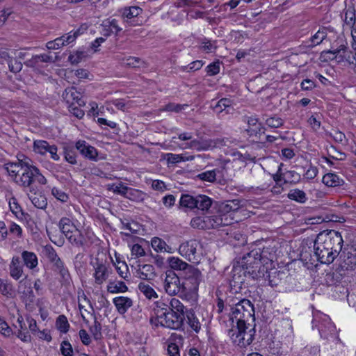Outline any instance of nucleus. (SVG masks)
<instances>
[{
	"label": "nucleus",
	"mask_w": 356,
	"mask_h": 356,
	"mask_svg": "<svg viewBox=\"0 0 356 356\" xmlns=\"http://www.w3.org/2000/svg\"><path fill=\"white\" fill-rule=\"evenodd\" d=\"M232 327L228 330L232 342L241 348L250 345L255 334L254 309L248 299H243L231 308L229 317Z\"/></svg>",
	"instance_id": "nucleus-1"
},
{
	"label": "nucleus",
	"mask_w": 356,
	"mask_h": 356,
	"mask_svg": "<svg viewBox=\"0 0 356 356\" xmlns=\"http://www.w3.org/2000/svg\"><path fill=\"white\" fill-rule=\"evenodd\" d=\"M184 309L183 303L176 298H161L153 305L154 316L151 318V322L156 327L179 330L184 323Z\"/></svg>",
	"instance_id": "nucleus-2"
},
{
	"label": "nucleus",
	"mask_w": 356,
	"mask_h": 356,
	"mask_svg": "<svg viewBox=\"0 0 356 356\" xmlns=\"http://www.w3.org/2000/svg\"><path fill=\"white\" fill-rule=\"evenodd\" d=\"M4 168L17 184L24 188H29L31 193L35 191L32 186L34 182L42 185L47 184L44 176L33 165L29 158L18 159L17 162L6 163Z\"/></svg>",
	"instance_id": "nucleus-3"
},
{
	"label": "nucleus",
	"mask_w": 356,
	"mask_h": 356,
	"mask_svg": "<svg viewBox=\"0 0 356 356\" xmlns=\"http://www.w3.org/2000/svg\"><path fill=\"white\" fill-rule=\"evenodd\" d=\"M241 208L239 200H232L222 202L218 207L216 215L211 216H198L193 218L191 225L194 228L209 229L220 226H228L237 221L234 213Z\"/></svg>",
	"instance_id": "nucleus-4"
},
{
	"label": "nucleus",
	"mask_w": 356,
	"mask_h": 356,
	"mask_svg": "<svg viewBox=\"0 0 356 356\" xmlns=\"http://www.w3.org/2000/svg\"><path fill=\"white\" fill-rule=\"evenodd\" d=\"M259 252L256 251L255 248L252 250L250 252L245 254L240 261L238 262L240 266L234 267L233 270V279L235 282H243V280H239L240 275L236 277V273L243 271V275H247L251 277L253 280H258L260 277L265 276V272L266 273V266H262V262L260 260Z\"/></svg>",
	"instance_id": "nucleus-5"
},
{
	"label": "nucleus",
	"mask_w": 356,
	"mask_h": 356,
	"mask_svg": "<svg viewBox=\"0 0 356 356\" xmlns=\"http://www.w3.org/2000/svg\"><path fill=\"white\" fill-rule=\"evenodd\" d=\"M312 325L313 328L318 329L321 338L330 340L337 337V332L335 325L327 315L320 311L313 312Z\"/></svg>",
	"instance_id": "nucleus-6"
},
{
	"label": "nucleus",
	"mask_w": 356,
	"mask_h": 356,
	"mask_svg": "<svg viewBox=\"0 0 356 356\" xmlns=\"http://www.w3.org/2000/svg\"><path fill=\"white\" fill-rule=\"evenodd\" d=\"M178 138L185 142L183 144L184 149H190L197 152L207 151L217 145L215 140L204 138H194L191 132L180 133L178 134Z\"/></svg>",
	"instance_id": "nucleus-7"
},
{
	"label": "nucleus",
	"mask_w": 356,
	"mask_h": 356,
	"mask_svg": "<svg viewBox=\"0 0 356 356\" xmlns=\"http://www.w3.org/2000/svg\"><path fill=\"white\" fill-rule=\"evenodd\" d=\"M316 240L328 250L333 251L337 250V253L339 254L343 242L341 234L334 230H325L320 232Z\"/></svg>",
	"instance_id": "nucleus-8"
},
{
	"label": "nucleus",
	"mask_w": 356,
	"mask_h": 356,
	"mask_svg": "<svg viewBox=\"0 0 356 356\" xmlns=\"http://www.w3.org/2000/svg\"><path fill=\"white\" fill-rule=\"evenodd\" d=\"M90 265L93 268L92 276L95 284L102 285L108 278L111 273L109 264L99 258H95L91 260Z\"/></svg>",
	"instance_id": "nucleus-9"
},
{
	"label": "nucleus",
	"mask_w": 356,
	"mask_h": 356,
	"mask_svg": "<svg viewBox=\"0 0 356 356\" xmlns=\"http://www.w3.org/2000/svg\"><path fill=\"white\" fill-rule=\"evenodd\" d=\"M277 243L276 241H267L262 247L255 248L259 252V257L262 262V266H268L276 259L277 252L278 250Z\"/></svg>",
	"instance_id": "nucleus-10"
},
{
	"label": "nucleus",
	"mask_w": 356,
	"mask_h": 356,
	"mask_svg": "<svg viewBox=\"0 0 356 356\" xmlns=\"http://www.w3.org/2000/svg\"><path fill=\"white\" fill-rule=\"evenodd\" d=\"M187 269L186 271L181 274L184 279L182 286L188 291H195L197 290L202 280L201 272L192 266Z\"/></svg>",
	"instance_id": "nucleus-11"
},
{
	"label": "nucleus",
	"mask_w": 356,
	"mask_h": 356,
	"mask_svg": "<svg viewBox=\"0 0 356 356\" xmlns=\"http://www.w3.org/2000/svg\"><path fill=\"white\" fill-rule=\"evenodd\" d=\"M314 249L317 260L321 264H330L339 255L337 253V250H334V252L333 250H328L316 240L314 241Z\"/></svg>",
	"instance_id": "nucleus-12"
},
{
	"label": "nucleus",
	"mask_w": 356,
	"mask_h": 356,
	"mask_svg": "<svg viewBox=\"0 0 356 356\" xmlns=\"http://www.w3.org/2000/svg\"><path fill=\"white\" fill-rule=\"evenodd\" d=\"M181 287L183 286L179 275L172 270L167 271L163 281L165 291L170 296H175L180 291Z\"/></svg>",
	"instance_id": "nucleus-13"
},
{
	"label": "nucleus",
	"mask_w": 356,
	"mask_h": 356,
	"mask_svg": "<svg viewBox=\"0 0 356 356\" xmlns=\"http://www.w3.org/2000/svg\"><path fill=\"white\" fill-rule=\"evenodd\" d=\"M343 12V30L350 31L352 39L356 40V10L353 6H348Z\"/></svg>",
	"instance_id": "nucleus-14"
},
{
	"label": "nucleus",
	"mask_w": 356,
	"mask_h": 356,
	"mask_svg": "<svg viewBox=\"0 0 356 356\" xmlns=\"http://www.w3.org/2000/svg\"><path fill=\"white\" fill-rule=\"evenodd\" d=\"M33 150L35 153L41 155L50 154V157L54 161L60 159L57 154L58 148L55 145H50L47 141L43 140H35L33 143Z\"/></svg>",
	"instance_id": "nucleus-15"
},
{
	"label": "nucleus",
	"mask_w": 356,
	"mask_h": 356,
	"mask_svg": "<svg viewBox=\"0 0 356 356\" xmlns=\"http://www.w3.org/2000/svg\"><path fill=\"white\" fill-rule=\"evenodd\" d=\"M200 247V243L196 240H191L180 245L179 252L189 261L195 259L197 248Z\"/></svg>",
	"instance_id": "nucleus-16"
},
{
	"label": "nucleus",
	"mask_w": 356,
	"mask_h": 356,
	"mask_svg": "<svg viewBox=\"0 0 356 356\" xmlns=\"http://www.w3.org/2000/svg\"><path fill=\"white\" fill-rule=\"evenodd\" d=\"M76 148L83 157L92 161H97L98 152L97 149L85 140H78L76 143Z\"/></svg>",
	"instance_id": "nucleus-17"
},
{
	"label": "nucleus",
	"mask_w": 356,
	"mask_h": 356,
	"mask_svg": "<svg viewBox=\"0 0 356 356\" xmlns=\"http://www.w3.org/2000/svg\"><path fill=\"white\" fill-rule=\"evenodd\" d=\"M142 8L138 6L124 7L119 10L124 23L129 26H134V19L142 13Z\"/></svg>",
	"instance_id": "nucleus-18"
},
{
	"label": "nucleus",
	"mask_w": 356,
	"mask_h": 356,
	"mask_svg": "<svg viewBox=\"0 0 356 356\" xmlns=\"http://www.w3.org/2000/svg\"><path fill=\"white\" fill-rule=\"evenodd\" d=\"M62 97L68 106L77 104L79 106H83L86 104L85 102L81 99V93L74 87L66 88Z\"/></svg>",
	"instance_id": "nucleus-19"
},
{
	"label": "nucleus",
	"mask_w": 356,
	"mask_h": 356,
	"mask_svg": "<svg viewBox=\"0 0 356 356\" xmlns=\"http://www.w3.org/2000/svg\"><path fill=\"white\" fill-rule=\"evenodd\" d=\"M248 128L245 131L249 136H257L264 134L265 128L258 122V119L255 116L246 117Z\"/></svg>",
	"instance_id": "nucleus-20"
},
{
	"label": "nucleus",
	"mask_w": 356,
	"mask_h": 356,
	"mask_svg": "<svg viewBox=\"0 0 356 356\" xmlns=\"http://www.w3.org/2000/svg\"><path fill=\"white\" fill-rule=\"evenodd\" d=\"M341 261L339 266L343 270H353L356 268V253L343 252L340 256Z\"/></svg>",
	"instance_id": "nucleus-21"
},
{
	"label": "nucleus",
	"mask_w": 356,
	"mask_h": 356,
	"mask_svg": "<svg viewBox=\"0 0 356 356\" xmlns=\"http://www.w3.org/2000/svg\"><path fill=\"white\" fill-rule=\"evenodd\" d=\"M266 273L265 272V276L262 278L264 280H268V284L273 287L278 286L285 276V273L276 269H271L268 271V266H266Z\"/></svg>",
	"instance_id": "nucleus-22"
},
{
	"label": "nucleus",
	"mask_w": 356,
	"mask_h": 356,
	"mask_svg": "<svg viewBox=\"0 0 356 356\" xmlns=\"http://www.w3.org/2000/svg\"><path fill=\"white\" fill-rule=\"evenodd\" d=\"M113 302L120 314H125L133 305V300L130 298L125 296L115 297L113 298Z\"/></svg>",
	"instance_id": "nucleus-23"
},
{
	"label": "nucleus",
	"mask_w": 356,
	"mask_h": 356,
	"mask_svg": "<svg viewBox=\"0 0 356 356\" xmlns=\"http://www.w3.org/2000/svg\"><path fill=\"white\" fill-rule=\"evenodd\" d=\"M136 273L142 280H152L155 275L154 267L150 264L138 265Z\"/></svg>",
	"instance_id": "nucleus-24"
},
{
	"label": "nucleus",
	"mask_w": 356,
	"mask_h": 356,
	"mask_svg": "<svg viewBox=\"0 0 356 356\" xmlns=\"http://www.w3.org/2000/svg\"><path fill=\"white\" fill-rule=\"evenodd\" d=\"M168 263L172 269L180 271V275L181 273L186 271L188 270L187 268L191 266V265L188 264L179 258L175 257H169L168 259Z\"/></svg>",
	"instance_id": "nucleus-25"
},
{
	"label": "nucleus",
	"mask_w": 356,
	"mask_h": 356,
	"mask_svg": "<svg viewBox=\"0 0 356 356\" xmlns=\"http://www.w3.org/2000/svg\"><path fill=\"white\" fill-rule=\"evenodd\" d=\"M222 169L216 168L211 170H207L200 173L197 177L203 181L208 182H213L217 179H220L222 175Z\"/></svg>",
	"instance_id": "nucleus-26"
},
{
	"label": "nucleus",
	"mask_w": 356,
	"mask_h": 356,
	"mask_svg": "<svg viewBox=\"0 0 356 356\" xmlns=\"http://www.w3.org/2000/svg\"><path fill=\"white\" fill-rule=\"evenodd\" d=\"M58 225L60 229L66 238L76 229L72 221L66 217H63L60 220Z\"/></svg>",
	"instance_id": "nucleus-27"
},
{
	"label": "nucleus",
	"mask_w": 356,
	"mask_h": 356,
	"mask_svg": "<svg viewBox=\"0 0 356 356\" xmlns=\"http://www.w3.org/2000/svg\"><path fill=\"white\" fill-rule=\"evenodd\" d=\"M232 104V101L230 99L222 98L212 107L213 111L217 114H220L223 111H225L226 113H228L229 112V109L231 108Z\"/></svg>",
	"instance_id": "nucleus-28"
},
{
	"label": "nucleus",
	"mask_w": 356,
	"mask_h": 356,
	"mask_svg": "<svg viewBox=\"0 0 356 356\" xmlns=\"http://www.w3.org/2000/svg\"><path fill=\"white\" fill-rule=\"evenodd\" d=\"M10 273L15 280L19 279L23 273L22 266L19 257H13L10 264Z\"/></svg>",
	"instance_id": "nucleus-29"
},
{
	"label": "nucleus",
	"mask_w": 356,
	"mask_h": 356,
	"mask_svg": "<svg viewBox=\"0 0 356 356\" xmlns=\"http://www.w3.org/2000/svg\"><path fill=\"white\" fill-rule=\"evenodd\" d=\"M151 245L154 250L157 252H172V248L161 238L159 237H153L151 240Z\"/></svg>",
	"instance_id": "nucleus-30"
},
{
	"label": "nucleus",
	"mask_w": 356,
	"mask_h": 356,
	"mask_svg": "<svg viewBox=\"0 0 356 356\" xmlns=\"http://www.w3.org/2000/svg\"><path fill=\"white\" fill-rule=\"evenodd\" d=\"M22 257L24 265L27 268L33 269L38 266V257L35 253L29 251H23Z\"/></svg>",
	"instance_id": "nucleus-31"
},
{
	"label": "nucleus",
	"mask_w": 356,
	"mask_h": 356,
	"mask_svg": "<svg viewBox=\"0 0 356 356\" xmlns=\"http://www.w3.org/2000/svg\"><path fill=\"white\" fill-rule=\"evenodd\" d=\"M138 289L140 292L149 300L156 299L158 298V294L155 290L149 284L145 282H140L138 285Z\"/></svg>",
	"instance_id": "nucleus-32"
},
{
	"label": "nucleus",
	"mask_w": 356,
	"mask_h": 356,
	"mask_svg": "<svg viewBox=\"0 0 356 356\" xmlns=\"http://www.w3.org/2000/svg\"><path fill=\"white\" fill-rule=\"evenodd\" d=\"M287 197L300 204L305 203L307 200L306 193L298 188L290 190L287 194Z\"/></svg>",
	"instance_id": "nucleus-33"
},
{
	"label": "nucleus",
	"mask_w": 356,
	"mask_h": 356,
	"mask_svg": "<svg viewBox=\"0 0 356 356\" xmlns=\"http://www.w3.org/2000/svg\"><path fill=\"white\" fill-rule=\"evenodd\" d=\"M187 323L190 327L196 333L199 332L201 329V323L197 317L195 312L191 309L186 312Z\"/></svg>",
	"instance_id": "nucleus-34"
},
{
	"label": "nucleus",
	"mask_w": 356,
	"mask_h": 356,
	"mask_svg": "<svg viewBox=\"0 0 356 356\" xmlns=\"http://www.w3.org/2000/svg\"><path fill=\"white\" fill-rule=\"evenodd\" d=\"M212 199L204 195H199L196 196V207L199 210L208 211L212 204Z\"/></svg>",
	"instance_id": "nucleus-35"
},
{
	"label": "nucleus",
	"mask_w": 356,
	"mask_h": 356,
	"mask_svg": "<svg viewBox=\"0 0 356 356\" xmlns=\"http://www.w3.org/2000/svg\"><path fill=\"white\" fill-rule=\"evenodd\" d=\"M323 182L327 186L335 187L341 185L343 181L335 173H327L323 177Z\"/></svg>",
	"instance_id": "nucleus-36"
},
{
	"label": "nucleus",
	"mask_w": 356,
	"mask_h": 356,
	"mask_svg": "<svg viewBox=\"0 0 356 356\" xmlns=\"http://www.w3.org/2000/svg\"><path fill=\"white\" fill-rule=\"evenodd\" d=\"M107 291L111 293H124L128 291V287L122 281L110 282Z\"/></svg>",
	"instance_id": "nucleus-37"
},
{
	"label": "nucleus",
	"mask_w": 356,
	"mask_h": 356,
	"mask_svg": "<svg viewBox=\"0 0 356 356\" xmlns=\"http://www.w3.org/2000/svg\"><path fill=\"white\" fill-rule=\"evenodd\" d=\"M327 35V29L325 27L321 28L314 35L311 37V44L309 46L313 47L320 44L326 38Z\"/></svg>",
	"instance_id": "nucleus-38"
},
{
	"label": "nucleus",
	"mask_w": 356,
	"mask_h": 356,
	"mask_svg": "<svg viewBox=\"0 0 356 356\" xmlns=\"http://www.w3.org/2000/svg\"><path fill=\"white\" fill-rule=\"evenodd\" d=\"M67 238L72 245L78 247L83 246L84 244V237L77 228Z\"/></svg>",
	"instance_id": "nucleus-39"
},
{
	"label": "nucleus",
	"mask_w": 356,
	"mask_h": 356,
	"mask_svg": "<svg viewBox=\"0 0 356 356\" xmlns=\"http://www.w3.org/2000/svg\"><path fill=\"white\" fill-rule=\"evenodd\" d=\"M301 180V176L294 170H287L284 172V184L295 185Z\"/></svg>",
	"instance_id": "nucleus-40"
},
{
	"label": "nucleus",
	"mask_w": 356,
	"mask_h": 356,
	"mask_svg": "<svg viewBox=\"0 0 356 356\" xmlns=\"http://www.w3.org/2000/svg\"><path fill=\"white\" fill-rule=\"evenodd\" d=\"M29 197L36 208L44 209L47 205L46 198L42 195H37L35 192L32 195L29 194Z\"/></svg>",
	"instance_id": "nucleus-41"
},
{
	"label": "nucleus",
	"mask_w": 356,
	"mask_h": 356,
	"mask_svg": "<svg viewBox=\"0 0 356 356\" xmlns=\"http://www.w3.org/2000/svg\"><path fill=\"white\" fill-rule=\"evenodd\" d=\"M196 196L193 197L190 195H182L179 201V204L181 207L188 208V209H195L196 207Z\"/></svg>",
	"instance_id": "nucleus-42"
},
{
	"label": "nucleus",
	"mask_w": 356,
	"mask_h": 356,
	"mask_svg": "<svg viewBox=\"0 0 356 356\" xmlns=\"http://www.w3.org/2000/svg\"><path fill=\"white\" fill-rule=\"evenodd\" d=\"M143 195L141 191L129 187L124 197L132 201L139 202L143 200Z\"/></svg>",
	"instance_id": "nucleus-43"
},
{
	"label": "nucleus",
	"mask_w": 356,
	"mask_h": 356,
	"mask_svg": "<svg viewBox=\"0 0 356 356\" xmlns=\"http://www.w3.org/2000/svg\"><path fill=\"white\" fill-rule=\"evenodd\" d=\"M128 188V186H125L122 182L118 184H112L108 186V189L109 191H113L114 193L120 195L123 197H125Z\"/></svg>",
	"instance_id": "nucleus-44"
},
{
	"label": "nucleus",
	"mask_w": 356,
	"mask_h": 356,
	"mask_svg": "<svg viewBox=\"0 0 356 356\" xmlns=\"http://www.w3.org/2000/svg\"><path fill=\"white\" fill-rule=\"evenodd\" d=\"M56 270L58 272L61 277L65 281H68L70 278V275L68 271V269L65 266L64 262L60 259L58 263H56L54 266Z\"/></svg>",
	"instance_id": "nucleus-45"
},
{
	"label": "nucleus",
	"mask_w": 356,
	"mask_h": 356,
	"mask_svg": "<svg viewBox=\"0 0 356 356\" xmlns=\"http://www.w3.org/2000/svg\"><path fill=\"white\" fill-rule=\"evenodd\" d=\"M56 327L58 330L63 333H66L69 330L70 324L64 315H60L57 318Z\"/></svg>",
	"instance_id": "nucleus-46"
},
{
	"label": "nucleus",
	"mask_w": 356,
	"mask_h": 356,
	"mask_svg": "<svg viewBox=\"0 0 356 356\" xmlns=\"http://www.w3.org/2000/svg\"><path fill=\"white\" fill-rule=\"evenodd\" d=\"M9 207L10 211L17 217H22L23 216V211L21 207L17 202V200L15 197H12L9 200Z\"/></svg>",
	"instance_id": "nucleus-47"
},
{
	"label": "nucleus",
	"mask_w": 356,
	"mask_h": 356,
	"mask_svg": "<svg viewBox=\"0 0 356 356\" xmlns=\"http://www.w3.org/2000/svg\"><path fill=\"white\" fill-rule=\"evenodd\" d=\"M60 351L63 356H73L74 355L73 348L67 340H64L61 342Z\"/></svg>",
	"instance_id": "nucleus-48"
},
{
	"label": "nucleus",
	"mask_w": 356,
	"mask_h": 356,
	"mask_svg": "<svg viewBox=\"0 0 356 356\" xmlns=\"http://www.w3.org/2000/svg\"><path fill=\"white\" fill-rule=\"evenodd\" d=\"M266 124L270 128H278L283 125L284 120L277 116H271L265 120Z\"/></svg>",
	"instance_id": "nucleus-49"
},
{
	"label": "nucleus",
	"mask_w": 356,
	"mask_h": 356,
	"mask_svg": "<svg viewBox=\"0 0 356 356\" xmlns=\"http://www.w3.org/2000/svg\"><path fill=\"white\" fill-rule=\"evenodd\" d=\"M204 63L202 60H197L195 61L191 62L188 65L186 66H181L180 67V70L183 72H193L197 71L202 68L203 66Z\"/></svg>",
	"instance_id": "nucleus-50"
},
{
	"label": "nucleus",
	"mask_w": 356,
	"mask_h": 356,
	"mask_svg": "<svg viewBox=\"0 0 356 356\" xmlns=\"http://www.w3.org/2000/svg\"><path fill=\"white\" fill-rule=\"evenodd\" d=\"M122 63L124 65L131 67H140L143 64L140 58L134 56L124 58L122 60Z\"/></svg>",
	"instance_id": "nucleus-51"
},
{
	"label": "nucleus",
	"mask_w": 356,
	"mask_h": 356,
	"mask_svg": "<svg viewBox=\"0 0 356 356\" xmlns=\"http://www.w3.org/2000/svg\"><path fill=\"white\" fill-rule=\"evenodd\" d=\"M122 228L124 230H128L129 232L125 233V235L129 236L131 234H136L140 229L139 225L135 222H122Z\"/></svg>",
	"instance_id": "nucleus-52"
},
{
	"label": "nucleus",
	"mask_w": 356,
	"mask_h": 356,
	"mask_svg": "<svg viewBox=\"0 0 356 356\" xmlns=\"http://www.w3.org/2000/svg\"><path fill=\"white\" fill-rule=\"evenodd\" d=\"M90 332L95 340H99L102 338V325L96 319L94 321V324L90 327Z\"/></svg>",
	"instance_id": "nucleus-53"
},
{
	"label": "nucleus",
	"mask_w": 356,
	"mask_h": 356,
	"mask_svg": "<svg viewBox=\"0 0 356 356\" xmlns=\"http://www.w3.org/2000/svg\"><path fill=\"white\" fill-rule=\"evenodd\" d=\"M13 292V286L8 281L0 279V293L3 296L12 295Z\"/></svg>",
	"instance_id": "nucleus-54"
},
{
	"label": "nucleus",
	"mask_w": 356,
	"mask_h": 356,
	"mask_svg": "<svg viewBox=\"0 0 356 356\" xmlns=\"http://www.w3.org/2000/svg\"><path fill=\"white\" fill-rule=\"evenodd\" d=\"M51 194L55 198H56L58 200L62 202H67V200H69L68 195L63 191L56 187H54L51 189Z\"/></svg>",
	"instance_id": "nucleus-55"
},
{
	"label": "nucleus",
	"mask_w": 356,
	"mask_h": 356,
	"mask_svg": "<svg viewBox=\"0 0 356 356\" xmlns=\"http://www.w3.org/2000/svg\"><path fill=\"white\" fill-rule=\"evenodd\" d=\"M45 252L47 257L54 266L60 260L55 250L51 246L46 247Z\"/></svg>",
	"instance_id": "nucleus-56"
},
{
	"label": "nucleus",
	"mask_w": 356,
	"mask_h": 356,
	"mask_svg": "<svg viewBox=\"0 0 356 356\" xmlns=\"http://www.w3.org/2000/svg\"><path fill=\"white\" fill-rule=\"evenodd\" d=\"M82 301H84L88 303L89 305H90V302L84 293H83L82 296L79 297V309L80 310L83 321L87 323H88V321L86 319V316L84 314V312H87V310L84 308V305L82 304Z\"/></svg>",
	"instance_id": "nucleus-57"
},
{
	"label": "nucleus",
	"mask_w": 356,
	"mask_h": 356,
	"mask_svg": "<svg viewBox=\"0 0 356 356\" xmlns=\"http://www.w3.org/2000/svg\"><path fill=\"white\" fill-rule=\"evenodd\" d=\"M187 106L186 104H178L175 103H169L166 104L163 108L161 110L163 111H173L178 113L181 111L184 107Z\"/></svg>",
	"instance_id": "nucleus-58"
},
{
	"label": "nucleus",
	"mask_w": 356,
	"mask_h": 356,
	"mask_svg": "<svg viewBox=\"0 0 356 356\" xmlns=\"http://www.w3.org/2000/svg\"><path fill=\"white\" fill-rule=\"evenodd\" d=\"M105 26L112 29L113 33L118 34L122 29L119 26L118 22L116 19H107L105 20Z\"/></svg>",
	"instance_id": "nucleus-59"
},
{
	"label": "nucleus",
	"mask_w": 356,
	"mask_h": 356,
	"mask_svg": "<svg viewBox=\"0 0 356 356\" xmlns=\"http://www.w3.org/2000/svg\"><path fill=\"white\" fill-rule=\"evenodd\" d=\"M60 37L56 38L54 40L49 41L47 43L46 47L48 49L54 50L58 49L65 46L64 42L62 41Z\"/></svg>",
	"instance_id": "nucleus-60"
},
{
	"label": "nucleus",
	"mask_w": 356,
	"mask_h": 356,
	"mask_svg": "<svg viewBox=\"0 0 356 356\" xmlns=\"http://www.w3.org/2000/svg\"><path fill=\"white\" fill-rule=\"evenodd\" d=\"M320 348L318 346H306L303 351V356H319Z\"/></svg>",
	"instance_id": "nucleus-61"
},
{
	"label": "nucleus",
	"mask_w": 356,
	"mask_h": 356,
	"mask_svg": "<svg viewBox=\"0 0 356 356\" xmlns=\"http://www.w3.org/2000/svg\"><path fill=\"white\" fill-rule=\"evenodd\" d=\"M83 57H85V52L77 51L74 54H70L68 60L73 65L78 64L82 60Z\"/></svg>",
	"instance_id": "nucleus-62"
},
{
	"label": "nucleus",
	"mask_w": 356,
	"mask_h": 356,
	"mask_svg": "<svg viewBox=\"0 0 356 356\" xmlns=\"http://www.w3.org/2000/svg\"><path fill=\"white\" fill-rule=\"evenodd\" d=\"M207 72L209 76H214L220 72V62H213L207 67Z\"/></svg>",
	"instance_id": "nucleus-63"
},
{
	"label": "nucleus",
	"mask_w": 356,
	"mask_h": 356,
	"mask_svg": "<svg viewBox=\"0 0 356 356\" xmlns=\"http://www.w3.org/2000/svg\"><path fill=\"white\" fill-rule=\"evenodd\" d=\"M8 67L11 72L17 73L21 71L22 69V64L21 62L11 58L8 62Z\"/></svg>",
	"instance_id": "nucleus-64"
}]
</instances>
